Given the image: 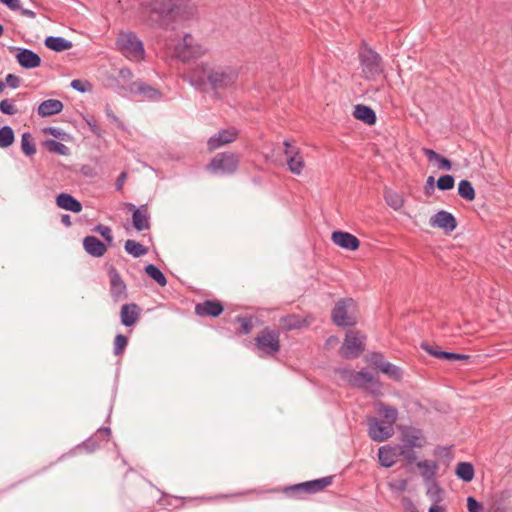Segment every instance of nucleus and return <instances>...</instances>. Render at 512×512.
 I'll return each mask as SVG.
<instances>
[{
    "label": "nucleus",
    "instance_id": "5701e85b",
    "mask_svg": "<svg viewBox=\"0 0 512 512\" xmlns=\"http://www.w3.org/2000/svg\"><path fill=\"white\" fill-rule=\"evenodd\" d=\"M56 205L64 210L73 213H80L82 211V204L74 196L69 193H60L56 196Z\"/></svg>",
    "mask_w": 512,
    "mask_h": 512
},
{
    "label": "nucleus",
    "instance_id": "473e14b6",
    "mask_svg": "<svg viewBox=\"0 0 512 512\" xmlns=\"http://www.w3.org/2000/svg\"><path fill=\"white\" fill-rule=\"evenodd\" d=\"M417 467L422 469L421 476L425 482L431 481L435 477L439 468L436 462L429 460L417 462Z\"/></svg>",
    "mask_w": 512,
    "mask_h": 512
},
{
    "label": "nucleus",
    "instance_id": "f257e3e1",
    "mask_svg": "<svg viewBox=\"0 0 512 512\" xmlns=\"http://www.w3.org/2000/svg\"><path fill=\"white\" fill-rule=\"evenodd\" d=\"M239 73L232 66H216L209 69L207 81L215 95L220 92L231 89L238 80Z\"/></svg>",
    "mask_w": 512,
    "mask_h": 512
},
{
    "label": "nucleus",
    "instance_id": "8fccbe9b",
    "mask_svg": "<svg viewBox=\"0 0 512 512\" xmlns=\"http://www.w3.org/2000/svg\"><path fill=\"white\" fill-rule=\"evenodd\" d=\"M368 362L377 370H381L384 364H386L388 361L384 359V356L380 352H374L367 356Z\"/></svg>",
    "mask_w": 512,
    "mask_h": 512
},
{
    "label": "nucleus",
    "instance_id": "bf43d9fd",
    "mask_svg": "<svg viewBox=\"0 0 512 512\" xmlns=\"http://www.w3.org/2000/svg\"><path fill=\"white\" fill-rule=\"evenodd\" d=\"M5 84L12 89H16L20 85V78L15 74H7Z\"/></svg>",
    "mask_w": 512,
    "mask_h": 512
},
{
    "label": "nucleus",
    "instance_id": "09e8293b",
    "mask_svg": "<svg viewBox=\"0 0 512 512\" xmlns=\"http://www.w3.org/2000/svg\"><path fill=\"white\" fill-rule=\"evenodd\" d=\"M127 344L128 337L123 334H118L114 339V354L116 356L123 354Z\"/></svg>",
    "mask_w": 512,
    "mask_h": 512
},
{
    "label": "nucleus",
    "instance_id": "f3484780",
    "mask_svg": "<svg viewBox=\"0 0 512 512\" xmlns=\"http://www.w3.org/2000/svg\"><path fill=\"white\" fill-rule=\"evenodd\" d=\"M430 225L450 233L457 228V220L452 213L440 210L430 218Z\"/></svg>",
    "mask_w": 512,
    "mask_h": 512
},
{
    "label": "nucleus",
    "instance_id": "72a5a7b5",
    "mask_svg": "<svg viewBox=\"0 0 512 512\" xmlns=\"http://www.w3.org/2000/svg\"><path fill=\"white\" fill-rule=\"evenodd\" d=\"M144 271L146 274L154 280L158 285L161 287L166 286L167 284V278L163 274V272L154 264H148L145 266Z\"/></svg>",
    "mask_w": 512,
    "mask_h": 512
},
{
    "label": "nucleus",
    "instance_id": "393cba45",
    "mask_svg": "<svg viewBox=\"0 0 512 512\" xmlns=\"http://www.w3.org/2000/svg\"><path fill=\"white\" fill-rule=\"evenodd\" d=\"M398 457L399 455L396 446L392 447L390 445H385L380 447L378 450V459L382 467H392L396 463Z\"/></svg>",
    "mask_w": 512,
    "mask_h": 512
},
{
    "label": "nucleus",
    "instance_id": "cd10ccee",
    "mask_svg": "<svg viewBox=\"0 0 512 512\" xmlns=\"http://www.w3.org/2000/svg\"><path fill=\"white\" fill-rule=\"evenodd\" d=\"M280 326L285 331H291L308 326V322L296 314H289L279 319Z\"/></svg>",
    "mask_w": 512,
    "mask_h": 512
},
{
    "label": "nucleus",
    "instance_id": "6e6552de",
    "mask_svg": "<svg viewBox=\"0 0 512 512\" xmlns=\"http://www.w3.org/2000/svg\"><path fill=\"white\" fill-rule=\"evenodd\" d=\"M355 306L352 298H341L336 303L331 312L333 323L339 327H350L356 324V319L349 313Z\"/></svg>",
    "mask_w": 512,
    "mask_h": 512
},
{
    "label": "nucleus",
    "instance_id": "79ce46f5",
    "mask_svg": "<svg viewBox=\"0 0 512 512\" xmlns=\"http://www.w3.org/2000/svg\"><path fill=\"white\" fill-rule=\"evenodd\" d=\"M380 372L386 374L389 378H391L395 381L401 380L402 376H403V372H402L401 368L392 364L389 361L386 364H384V366L382 367Z\"/></svg>",
    "mask_w": 512,
    "mask_h": 512
},
{
    "label": "nucleus",
    "instance_id": "5fc2aeb1",
    "mask_svg": "<svg viewBox=\"0 0 512 512\" xmlns=\"http://www.w3.org/2000/svg\"><path fill=\"white\" fill-rule=\"evenodd\" d=\"M44 134H49L55 138H58L60 140H66L68 135L63 130L56 128V127H46L43 129Z\"/></svg>",
    "mask_w": 512,
    "mask_h": 512
},
{
    "label": "nucleus",
    "instance_id": "c03bdc74",
    "mask_svg": "<svg viewBox=\"0 0 512 512\" xmlns=\"http://www.w3.org/2000/svg\"><path fill=\"white\" fill-rule=\"evenodd\" d=\"M455 178L450 174L442 175L436 181V186L441 191H448L454 188Z\"/></svg>",
    "mask_w": 512,
    "mask_h": 512
},
{
    "label": "nucleus",
    "instance_id": "9b49d317",
    "mask_svg": "<svg viewBox=\"0 0 512 512\" xmlns=\"http://www.w3.org/2000/svg\"><path fill=\"white\" fill-rule=\"evenodd\" d=\"M350 382L353 386L371 394L378 395L381 393L380 381L365 369L354 372L350 378Z\"/></svg>",
    "mask_w": 512,
    "mask_h": 512
},
{
    "label": "nucleus",
    "instance_id": "13d9d810",
    "mask_svg": "<svg viewBox=\"0 0 512 512\" xmlns=\"http://www.w3.org/2000/svg\"><path fill=\"white\" fill-rule=\"evenodd\" d=\"M421 348L426 351L429 355L441 359L439 354H441L443 351L439 350L438 346H432L428 343H422Z\"/></svg>",
    "mask_w": 512,
    "mask_h": 512
},
{
    "label": "nucleus",
    "instance_id": "9d476101",
    "mask_svg": "<svg viewBox=\"0 0 512 512\" xmlns=\"http://www.w3.org/2000/svg\"><path fill=\"white\" fill-rule=\"evenodd\" d=\"M130 96L136 101H159L163 94L157 88L141 81L130 82Z\"/></svg>",
    "mask_w": 512,
    "mask_h": 512
},
{
    "label": "nucleus",
    "instance_id": "bb28decb",
    "mask_svg": "<svg viewBox=\"0 0 512 512\" xmlns=\"http://www.w3.org/2000/svg\"><path fill=\"white\" fill-rule=\"evenodd\" d=\"M353 116L367 125H373L377 120L375 111L364 104H357L354 107Z\"/></svg>",
    "mask_w": 512,
    "mask_h": 512
},
{
    "label": "nucleus",
    "instance_id": "4c0bfd02",
    "mask_svg": "<svg viewBox=\"0 0 512 512\" xmlns=\"http://www.w3.org/2000/svg\"><path fill=\"white\" fill-rule=\"evenodd\" d=\"M15 141L14 130L10 126L0 128V148H8Z\"/></svg>",
    "mask_w": 512,
    "mask_h": 512
},
{
    "label": "nucleus",
    "instance_id": "e2e57ef3",
    "mask_svg": "<svg viewBox=\"0 0 512 512\" xmlns=\"http://www.w3.org/2000/svg\"><path fill=\"white\" fill-rule=\"evenodd\" d=\"M284 147H285L284 153L287 156V158L299 153L298 148L293 147L288 140L284 141Z\"/></svg>",
    "mask_w": 512,
    "mask_h": 512
},
{
    "label": "nucleus",
    "instance_id": "aec40b11",
    "mask_svg": "<svg viewBox=\"0 0 512 512\" xmlns=\"http://www.w3.org/2000/svg\"><path fill=\"white\" fill-rule=\"evenodd\" d=\"M208 65L206 63L198 64L192 69L187 75L184 76V80L197 89H200L204 85L208 84L207 73Z\"/></svg>",
    "mask_w": 512,
    "mask_h": 512
},
{
    "label": "nucleus",
    "instance_id": "4be33fe9",
    "mask_svg": "<svg viewBox=\"0 0 512 512\" xmlns=\"http://www.w3.org/2000/svg\"><path fill=\"white\" fill-rule=\"evenodd\" d=\"M83 247L89 255L96 258L102 257L107 251L106 244L92 235L84 237Z\"/></svg>",
    "mask_w": 512,
    "mask_h": 512
},
{
    "label": "nucleus",
    "instance_id": "e433bc0d",
    "mask_svg": "<svg viewBox=\"0 0 512 512\" xmlns=\"http://www.w3.org/2000/svg\"><path fill=\"white\" fill-rule=\"evenodd\" d=\"M396 447L398 450V455L402 457L408 464H412L417 461V454L415 452L416 447H408V445L402 443H398Z\"/></svg>",
    "mask_w": 512,
    "mask_h": 512
},
{
    "label": "nucleus",
    "instance_id": "2f4dec72",
    "mask_svg": "<svg viewBox=\"0 0 512 512\" xmlns=\"http://www.w3.org/2000/svg\"><path fill=\"white\" fill-rule=\"evenodd\" d=\"M455 474L462 481L471 482L475 476L474 466L470 462H459Z\"/></svg>",
    "mask_w": 512,
    "mask_h": 512
},
{
    "label": "nucleus",
    "instance_id": "7ed1b4c3",
    "mask_svg": "<svg viewBox=\"0 0 512 512\" xmlns=\"http://www.w3.org/2000/svg\"><path fill=\"white\" fill-rule=\"evenodd\" d=\"M146 8L150 19L162 25L175 20L179 7L176 0H151Z\"/></svg>",
    "mask_w": 512,
    "mask_h": 512
},
{
    "label": "nucleus",
    "instance_id": "b1692460",
    "mask_svg": "<svg viewBox=\"0 0 512 512\" xmlns=\"http://www.w3.org/2000/svg\"><path fill=\"white\" fill-rule=\"evenodd\" d=\"M423 434L420 429H416L413 427H406L402 431L401 439L399 443L406 444L408 447H416L421 448Z\"/></svg>",
    "mask_w": 512,
    "mask_h": 512
},
{
    "label": "nucleus",
    "instance_id": "423d86ee",
    "mask_svg": "<svg viewBox=\"0 0 512 512\" xmlns=\"http://www.w3.org/2000/svg\"><path fill=\"white\" fill-rule=\"evenodd\" d=\"M176 57L182 62L198 59L208 52V48L197 42L190 33L183 36L174 49Z\"/></svg>",
    "mask_w": 512,
    "mask_h": 512
},
{
    "label": "nucleus",
    "instance_id": "7c9ffc66",
    "mask_svg": "<svg viewBox=\"0 0 512 512\" xmlns=\"http://www.w3.org/2000/svg\"><path fill=\"white\" fill-rule=\"evenodd\" d=\"M377 411L382 417L380 421L390 427H393V424L398 418V410L395 407L380 402L377 404Z\"/></svg>",
    "mask_w": 512,
    "mask_h": 512
},
{
    "label": "nucleus",
    "instance_id": "3c124183",
    "mask_svg": "<svg viewBox=\"0 0 512 512\" xmlns=\"http://www.w3.org/2000/svg\"><path fill=\"white\" fill-rule=\"evenodd\" d=\"M148 253V248L141 243L130 239V255L135 258L141 257Z\"/></svg>",
    "mask_w": 512,
    "mask_h": 512
},
{
    "label": "nucleus",
    "instance_id": "680f3d73",
    "mask_svg": "<svg viewBox=\"0 0 512 512\" xmlns=\"http://www.w3.org/2000/svg\"><path fill=\"white\" fill-rule=\"evenodd\" d=\"M436 162H438V167L440 169H444V170H447V171H450L452 169V162L449 159H447V158H445V157H443L441 155H439V157L436 160Z\"/></svg>",
    "mask_w": 512,
    "mask_h": 512
},
{
    "label": "nucleus",
    "instance_id": "338daca9",
    "mask_svg": "<svg viewBox=\"0 0 512 512\" xmlns=\"http://www.w3.org/2000/svg\"><path fill=\"white\" fill-rule=\"evenodd\" d=\"M0 3L8 7L10 10H18L20 9V1L19 0H0Z\"/></svg>",
    "mask_w": 512,
    "mask_h": 512
},
{
    "label": "nucleus",
    "instance_id": "69168bd1",
    "mask_svg": "<svg viewBox=\"0 0 512 512\" xmlns=\"http://www.w3.org/2000/svg\"><path fill=\"white\" fill-rule=\"evenodd\" d=\"M407 485H408V482L406 479L398 480L396 483H390V487L399 492L406 490Z\"/></svg>",
    "mask_w": 512,
    "mask_h": 512
},
{
    "label": "nucleus",
    "instance_id": "37998d69",
    "mask_svg": "<svg viewBox=\"0 0 512 512\" xmlns=\"http://www.w3.org/2000/svg\"><path fill=\"white\" fill-rule=\"evenodd\" d=\"M116 49L126 58H128V33L121 30L119 37L115 41Z\"/></svg>",
    "mask_w": 512,
    "mask_h": 512
},
{
    "label": "nucleus",
    "instance_id": "a18cd8bd",
    "mask_svg": "<svg viewBox=\"0 0 512 512\" xmlns=\"http://www.w3.org/2000/svg\"><path fill=\"white\" fill-rule=\"evenodd\" d=\"M14 99H3L0 101V112L5 115L13 116L19 113L14 104Z\"/></svg>",
    "mask_w": 512,
    "mask_h": 512
},
{
    "label": "nucleus",
    "instance_id": "052dcab7",
    "mask_svg": "<svg viewBox=\"0 0 512 512\" xmlns=\"http://www.w3.org/2000/svg\"><path fill=\"white\" fill-rule=\"evenodd\" d=\"M435 179L433 176H429L426 180V184L424 186V194L426 196H431L434 193L435 190Z\"/></svg>",
    "mask_w": 512,
    "mask_h": 512
},
{
    "label": "nucleus",
    "instance_id": "c9c22d12",
    "mask_svg": "<svg viewBox=\"0 0 512 512\" xmlns=\"http://www.w3.org/2000/svg\"><path fill=\"white\" fill-rule=\"evenodd\" d=\"M43 146L51 153L63 156H68L70 154V150L66 145L53 139L45 140L43 142Z\"/></svg>",
    "mask_w": 512,
    "mask_h": 512
},
{
    "label": "nucleus",
    "instance_id": "864d4df0",
    "mask_svg": "<svg viewBox=\"0 0 512 512\" xmlns=\"http://www.w3.org/2000/svg\"><path fill=\"white\" fill-rule=\"evenodd\" d=\"M93 231L99 233L104 240L107 242L108 245H111L113 237L111 229L108 226H105L103 224H98L94 227Z\"/></svg>",
    "mask_w": 512,
    "mask_h": 512
},
{
    "label": "nucleus",
    "instance_id": "c756f323",
    "mask_svg": "<svg viewBox=\"0 0 512 512\" xmlns=\"http://www.w3.org/2000/svg\"><path fill=\"white\" fill-rule=\"evenodd\" d=\"M44 45L55 52H63L72 48L71 41L60 36H48L44 40Z\"/></svg>",
    "mask_w": 512,
    "mask_h": 512
},
{
    "label": "nucleus",
    "instance_id": "dca6fc26",
    "mask_svg": "<svg viewBox=\"0 0 512 512\" xmlns=\"http://www.w3.org/2000/svg\"><path fill=\"white\" fill-rule=\"evenodd\" d=\"M237 136L238 130L234 127L222 129L208 139V150L214 151L226 144L232 143L237 139Z\"/></svg>",
    "mask_w": 512,
    "mask_h": 512
},
{
    "label": "nucleus",
    "instance_id": "0eeeda50",
    "mask_svg": "<svg viewBox=\"0 0 512 512\" xmlns=\"http://www.w3.org/2000/svg\"><path fill=\"white\" fill-rule=\"evenodd\" d=\"M255 348L263 355L273 357L281 348L280 332L264 327L255 337Z\"/></svg>",
    "mask_w": 512,
    "mask_h": 512
},
{
    "label": "nucleus",
    "instance_id": "774afa93",
    "mask_svg": "<svg viewBox=\"0 0 512 512\" xmlns=\"http://www.w3.org/2000/svg\"><path fill=\"white\" fill-rule=\"evenodd\" d=\"M121 323L125 327H128V303H125L121 307L120 312Z\"/></svg>",
    "mask_w": 512,
    "mask_h": 512
},
{
    "label": "nucleus",
    "instance_id": "0e129e2a",
    "mask_svg": "<svg viewBox=\"0 0 512 512\" xmlns=\"http://www.w3.org/2000/svg\"><path fill=\"white\" fill-rule=\"evenodd\" d=\"M423 154L428 158L429 161H436L440 154H438L433 149L423 147L422 149Z\"/></svg>",
    "mask_w": 512,
    "mask_h": 512
},
{
    "label": "nucleus",
    "instance_id": "a878e982",
    "mask_svg": "<svg viewBox=\"0 0 512 512\" xmlns=\"http://www.w3.org/2000/svg\"><path fill=\"white\" fill-rule=\"evenodd\" d=\"M63 103L57 99H47L38 106L37 113L41 117H49L59 114L63 110Z\"/></svg>",
    "mask_w": 512,
    "mask_h": 512
},
{
    "label": "nucleus",
    "instance_id": "603ef678",
    "mask_svg": "<svg viewBox=\"0 0 512 512\" xmlns=\"http://www.w3.org/2000/svg\"><path fill=\"white\" fill-rule=\"evenodd\" d=\"M70 86L80 92L85 93L87 91H90L92 88V84L89 81L81 80V79H74L71 81Z\"/></svg>",
    "mask_w": 512,
    "mask_h": 512
},
{
    "label": "nucleus",
    "instance_id": "1a4fd4ad",
    "mask_svg": "<svg viewBox=\"0 0 512 512\" xmlns=\"http://www.w3.org/2000/svg\"><path fill=\"white\" fill-rule=\"evenodd\" d=\"M364 349V343L359 337V333L348 330L345 334L344 342L340 347L341 356L346 359H354L359 357Z\"/></svg>",
    "mask_w": 512,
    "mask_h": 512
},
{
    "label": "nucleus",
    "instance_id": "a211bd4d",
    "mask_svg": "<svg viewBox=\"0 0 512 512\" xmlns=\"http://www.w3.org/2000/svg\"><path fill=\"white\" fill-rule=\"evenodd\" d=\"M224 311V306L219 300H205L195 305V314L199 317H219Z\"/></svg>",
    "mask_w": 512,
    "mask_h": 512
},
{
    "label": "nucleus",
    "instance_id": "4d7b16f0",
    "mask_svg": "<svg viewBox=\"0 0 512 512\" xmlns=\"http://www.w3.org/2000/svg\"><path fill=\"white\" fill-rule=\"evenodd\" d=\"M141 313V308L135 303H130V328L137 322Z\"/></svg>",
    "mask_w": 512,
    "mask_h": 512
},
{
    "label": "nucleus",
    "instance_id": "6e6d98bb",
    "mask_svg": "<svg viewBox=\"0 0 512 512\" xmlns=\"http://www.w3.org/2000/svg\"><path fill=\"white\" fill-rule=\"evenodd\" d=\"M467 509L469 512H483V505L473 496L467 498Z\"/></svg>",
    "mask_w": 512,
    "mask_h": 512
},
{
    "label": "nucleus",
    "instance_id": "ea45409f",
    "mask_svg": "<svg viewBox=\"0 0 512 512\" xmlns=\"http://www.w3.org/2000/svg\"><path fill=\"white\" fill-rule=\"evenodd\" d=\"M384 198L387 205L394 210L400 209L404 204L402 196L391 190L385 191Z\"/></svg>",
    "mask_w": 512,
    "mask_h": 512
},
{
    "label": "nucleus",
    "instance_id": "4468645a",
    "mask_svg": "<svg viewBox=\"0 0 512 512\" xmlns=\"http://www.w3.org/2000/svg\"><path fill=\"white\" fill-rule=\"evenodd\" d=\"M368 423V435L375 442H383L392 437L393 427L382 423L375 417H369Z\"/></svg>",
    "mask_w": 512,
    "mask_h": 512
},
{
    "label": "nucleus",
    "instance_id": "49530a36",
    "mask_svg": "<svg viewBox=\"0 0 512 512\" xmlns=\"http://www.w3.org/2000/svg\"><path fill=\"white\" fill-rule=\"evenodd\" d=\"M427 496L433 501L434 504H438L442 501V489L437 482H432L427 489Z\"/></svg>",
    "mask_w": 512,
    "mask_h": 512
},
{
    "label": "nucleus",
    "instance_id": "6ab92c4d",
    "mask_svg": "<svg viewBox=\"0 0 512 512\" xmlns=\"http://www.w3.org/2000/svg\"><path fill=\"white\" fill-rule=\"evenodd\" d=\"M108 276L110 280V294L114 302H118L125 296L126 284L121 278L117 269L111 266L108 269Z\"/></svg>",
    "mask_w": 512,
    "mask_h": 512
},
{
    "label": "nucleus",
    "instance_id": "412c9836",
    "mask_svg": "<svg viewBox=\"0 0 512 512\" xmlns=\"http://www.w3.org/2000/svg\"><path fill=\"white\" fill-rule=\"evenodd\" d=\"M331 239L336 245L349 251H356L360 246V241L356 236L344 231H334Z\"/></svg>",
    "mask_w": 512,
    "mask_h": 512
},
{
    "label": "nucleus",
    "instance_id": "a19ab883",
    "mask_svg": "<svg viewBox=\"0 0 512 512\" xmlns=\"http://www.w3.org/2000/svg\"><path fill=\"white\" fill-rule=\"evenodd\" d=\"M287 165L290 172H292L293 174H301L304 167V161L300 153L287 158Z\"/></svg>",
    "mask_w": 512,
    "mask_h": 512
},
{
    "label": "nucleus",
    "instance_id": "2eb2a0df",
    "mask_svg": "<svg viewBox=\"0 0 512 512\" xmlns=\"http://www.w3.org/2000/svg\"><path fill=\"white\" fill-rule=\"evenodd\" d=\"M130 211L132 212L131 224L137 231L149 230L151 227L150 213L147 205H136L130 203Z\"/></svg>",
    "mask_w": 512,
    "mask_h": 512
},
{
    "label": "nucleus",
    "instance_id": "de8ad7c7",
    "mask_svg": "<svg viewBox=\"0 0 512 512\" xmlns=\"http://www.w3.org/2000/svg\"><path fill=\"white\" fill-rule=\"evenodd\" d=\"M236 321L240 324L239 328H238V334H241V335H247L249 334L252 329H253V322H252V319L250 317H242V316H238L236 318Z\"/></svg>",
    "mask_w": 512,
    "mask_h": 512
},
{
    "label": "nucleus",
    "instance_id": "20e7f679",
    "mask_svg": "<svg viewBox=\"0 0 512 512\" xmlns=\"http://www.w3.org/2000/svg\"><path fill=\"white\" fill-rule=\"evenodd\" d=\"M240 158L234 152L217 153L206 166L207 171L217 176H230L239 168Z\"/></svg>",
    "mask_w": 512,
    "mask_h": 512
},
{
    "label": "nucleus",
    "instance_id": "39448f33",
    "mask_svg": "<svg viewBox=\"0 0 512 512\" xmlns=\"http://www.w3.org/2000/svg\"><path fill=\"white\" fill-rule=\"evenodd\" d=\"M359 61L363 77L366 80H374L384 71L382 57L367 45L360 49Z\"/></svg>",
    "mask_w": 512,
    "mask_h": 512
},
{
    "label": "nucleus",
    "instance_id": "58836bf2",
    "mask_svg": "<svg viewBox=\"0 0 512 512\" xmlns=\"http://www.w3.org/2000/svg\"><path fill=\"white\" fill-rule=\"evenodd\" d=\"M21 150L26 156H32L36 153V146L29 132H25L21 136Z\"/></svg>",
    "mask_w": 512,
    "mask_h": 512
},
{
    "label": "nucleus",
    "instance_id": "f03ea898",
    "mask_svg": "<svg viewBox=\"0 0 512 512\" xmlns=\"http://www.w3.org/2000/svg\"><path fill=\"white\" fill-rule=\"evenodd\" d=\"M333 482V476H326L310 481H305L285 486L282 492L289 498L304 499L305 495L316 494L323 491Z\"/></svg>",
    "mask_w": 512,
    "mask_h": 512
},
{
    "label": "nucleus",
    "instance_id": "ddd939ff",
    "mask_svg": "<svg viewBox=\"0 0 512 512\" xmlns=\"http://www.w3.org/2000/svg\"><path fill=\"white\" fill-rule=\"evenodd\" d=\"M8 49L15 54L18 64L24 69H34L41 65V57L31 49L16 46H10Z\"/></svg>",
    "mask_w": 512,
    "mask_h": 512
},
{
    "label": "nucleus",
    "instance_id": "f704fd0d",
    "mask_svg": "<svg viewBox=\"0 0 512 512\" xmlns=\"http://www.w3.org/2000/svg\"><path fill=\"white\" fill-rule=\"evenodd\" d=\"M458 195L466 201L475 199V189L469 180L463 179L458 183Z\"/></svg>",
    "mask_w": 512,
    "mask_h": 512
},
{
    "label": "nucleus",
    "instance_id": "c85d7f7f",
    "mask_svg": "<svg viewBox=\"0 0 512 512\" xmlns=\"http://www.w3.org/2000/svg\"><path fill=\"white\" fill-rule=\"evenodd\" d=\"M145 59V49L143 42L130 32V61L141 62Z\"/></svg>",
    "mask_w": 512,
    "mask_h": 512
},
{
    "label": "nucleus",
    "instance_id": "f8f14e48",
    "mask_svg": "<svg viewBox=\"0 0 512 512\" xmlns=\"http://www.w3.org/2000/svg\"><path fill=\"white\" fill-rule=\"evenodd\" d=\"M111 435L109 427H100L97 431L82 443L78 444L70 453L85 449L87 453H92L100 448L102 443H107Z\"/></svg>",
    "mask_w": 512,
    "mask_h": 512
}]
</instances>
